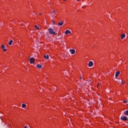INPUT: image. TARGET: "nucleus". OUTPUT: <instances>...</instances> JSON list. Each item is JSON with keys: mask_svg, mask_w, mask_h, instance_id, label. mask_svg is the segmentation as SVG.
Masks as SVG:
<instances>
[{"mask_svg": "<svg viewBox=\"0 0 128 128\" xmlns=\"http://www.w3.org/2000/svg\"><path fill=\"white\" fill-rule=\"evenodd\" d=\"M48 30L50 34H54L55 36H56V32H54V30H52V28H49L48 29Z\"/></svg>", "mask_w": 128, "mask_h": 128, "instance_id": "f257e3e1", "label": "nucleus"}, {"mask_svg": "<svg viewBox=\"0 0 128 128\" xmlns=\"http://www.w3.org/2000/svg\"><path fill=\"white\" fill-rule=\"evenodd\" d=\"M1 48L4 50V52H6V46L4 44L1 45Z\"/></svg>", "mask_w": 128, "mask_h": 128, "instance_id": "f03ea898", "label": "nucleus"}, {"mask_svg": "<svg viewBox=\"0 0 128 128\" xmlns=\"http://www.w3.org/2000/svg\"><path fill=\"white\" fill-rule=\"evenodd\" d=\"M70 52L71 54H76V50L74 49H71L70 50Z\"/></svg>", "mask_w": 128, "mask_h": 128, "instance_id": "7ed1b4c3", "label": "nucleus"}, {"mask_svg": "<svg viewBox=\"0 0 128 128\" xmlns=\"http://www.w3.org/2000/svg\"><path fill=\"white\" fill-rule=\"evenodd\" d=\"M120 120H124L125 122L128 120V118L126 116H124L122 117H121Z\"/></svg>", "mask_w": 128, "mask_h": 128, "instance_id": "20e7f679", "label": "nucleus"}, {"mask_svg": "<svg viewBox=\"0 0 128 128\" xmlns=\"http://www.w3.org/2000/svg\"><path fill=\"white\" fill-rule=\"evenodd\" d=\"M64 34H72V32L70 30H67L65 31Z\"/></svg>", "mask_w": 128, "mask_h": 128, "instance_id": "39448f33", "label": "nucleus"}, {"mask_svg": "<svg viewBox=\"0 0 128 128\" xmlns=\"http://www.w3.org/2000/svg\"><path fill=\"white\" fill-rule=\"evenodd\" d=\"M88 66L89 67L92 66H94V63L90 61L88 62Z\"/></svg>", "mask_w": 128, "mask_h": 128, "instance_id": "423d86ee", "label": "nucleus"}, {"mask_svg": "<svg viewBox=\"0 0 128 128\" xmlns=\"http://www.w3.org/2000/svg\"><path fill=\"white\" fill-rule=\"evenodd\" d=\"M34 58H30V64H34Z\"/></svg>", "mask_w": 128, "mask_h": 128, "instance_id": "0eeeda50", "label": "nucleus"}, {"mask_svg": "<svg viewBox=\"0 0 128 128\" xmlns=\"http://www.w3.org/2000/svg\"><path fill=\"white\" fill-rule=\"evenodd\" d=\"M120 71H118V72H116V73L115 76H116V78H118V76H120Z\"/></svg>", "mask_w": 128, "mask_h": 128, "instance_id": "6e6552de", "label": "nucleus"}, {"mask_svg": "<svg viewBox=\"0 0 128 128\" xmlns=\"http://www.w3.org/2000/svg\"><path fill=\"white\" fill-rule=\"evenodd\" d=\"M64 24V22H62L60 21V22H58V26H62Z\"/></svg>", "mask_w": 128, "mask_h": 128, "instance_id": "1a4fd4ad", "label": "nucleus"}, {"mask_svg": "<svg viewBox=\"0 0 128 128\" xmlns=\"http://www.w3.org/2000/svg\"><path fill=\"white\" fill-rule=\"evenodd\" d=\"M124 38H126V34H122L121 35V38H122V40H124Z\"/></svg>", "mask_w": 128, "mask_h": 128, "instance_id": "9d476101", "label": "nucleus"}, {"mask_svg": "<svg viewBox=\"0 0 128 128\" xmlns=\"http://www.w3.org/2000/svg\"><path fill=\"white\" fill-rule=\"evenodd\" d=\"M44 58H46V60H48V58H49L48 55L44 54Z\"/></svg>", "mask_w": 128, "mask_h": 128, "instance_id": "9b49d317", "label": "nucleus"}, {"mask_svg": "<svg viewBox=\"0 0 128 128\" xmlns=\"http://www.w3.org/2000/svg\"><path fill=\"white\" fill-rule=\"evenodd\" d=\"M36 66H37V68H42V65H40V64H38L37 65H36Z\"/></svg>", "mask_w": 128, "mask_h": 128, "instance_id": "f8f14e48", "label": "nucleus"}, {"mask_svg": "<svg viewBox=\"0 0 128 128\" xmlns=\"http://www.w3.org/2000/svg\"><path fill=\"white\" fill-rule=\"evenodd\" d=\"M22 108H26V104H22Z\"/></svg>", "mask_w": 128, "mask_h": 128, "instance_id": "ddd939ff", "label": "nucleus"}, {"mask_svg": "<svg viewBox=\"0 0 128 128\" xmlns=\"http://www.w3.org/2000/svg\"><path fill=\"white\" fill-rule=\"evenodd\" d=\"M8 44H10V46H12V40H10L8 42Z\"/></svg>", "mask_w": 128, "mask_h": 128, "instance_id": "4468645a", "label": "nucleus"}, {"mask_svg": "<svg viewBox=\"0 0 128 128\" xmlns=\"http://www.w3.org/2000/svg\"><path fill=\"white\" fill-rule=\"evenodd\" d=\"M124 114H126V116H128V110L124 111Z\"/></svg>", "mask_w": 128, "mask_h": 128, "instance_id": "2eb2a0df", "label": "nucleus"}, {"mask_svg": "<svg viewBox=\"0 0 128 128\" xmlns=\"http://www.w3.org/2000/svg\"><path fill=\"white\" fill-rule=\"evenodd\" d=\"M52 12L54 13V16H55V14H56V12L55 10H54L52 11Z\"/></svg>", "mask_w": 128, "mask_h": 128, "instance_id": "dca6fc26", "label": "nucleus"}, {"mask_svg": "<svg viewBox=\"0 0 128 128\" xmlns=\"http://www.w3.org/2000/svg\"><path fill=\"white\" fill-rule=\"evenodd\" d=\"M34 28H36V30H38V26L35 25Z\"/></svg>", "mask_w": 128, "mask_h": 128, "instance_id": "f3484780", "label": "nucleus"}, {"mask_svg": "<svg viewBox=\"0 0 128 128\" xmlns=\"http://www.w3.org/2000/svg\"><path fill=\"white\" fill-rule=\"evenodd\" d=\"M92 84V79H90V82H89V84Z\"/></svg>", "mask_w": 128, "mask_h": 128, "instance_id": "a211bd4d", "label": "nucleus"}, {"mask_svg": "<svg viewBox=\"0 0 128 128\" xmlns=\"http://www.w3.org/2000/svg\"><path fill=\"white\" fill-rule=\"evenodd\" d=\"M124 104H126V103L128 102V101H126V100H124Z\"/></svg>", "mask_w": 128, "mask_h": 128, "instance_id": "6ab92c4d", "label": "nucleus"}, {"mask_svg": "<svg viewBox=\"0 0 128 128\" xmlns=\"http://www.w3.org/2000/svg\"><path fill=\"white\" fill-rule=\"evenodd\" d=\"M40 16H42V13L39 14Z\"/></svg>", "mask_w": 128, "mask_h": 128, "instance_id": "aec40b11", "label": "nucleus"}, {"mask_svg": "<svg viewBox=\"0 0 128 128\" xmlns=\"http://www.w3.org/2000/svg\"><path fill=\"white\" fill-rule=\"evenodd\" d=\"M77 2H80V0H77Z\"/></svg>", "mask_w": 128, "mask_h": 128, "instance_id": "412c9836", "label": "nucleus"}, {"mask_svg": "<svg viewBox=\"0 0 128 128\" xmlns=\"http://www.w3.org/2000/svg\"><path fill=\"white\" fill-rule=\"evenodd\" d=\"M53 24H54V22L53 21Z\"/></svg>", "mask_w": 128, "mask_h": 128, "instance_id": "4be33fe9", "label": "nucleus"}, {"mask_svg": "<svg viewBox=\"0 0 128 128\" xmlns=\"http://www.w3.org/2000/svg\"><path fill=\"white\" fill-rule=\"evenodd\" d=\"M64 2H66V0H64Z\"/></svg>", "mask_w": 128, "mask_h": 128, "instance_id": "5701e85b", "label": "nucleus"}, {"mask_svg": "<svg viewBox=\"0 0 128 128\" xmlns=\"http://www.w3.org/2000/svg\"><path fill=\"white\" fill-rule=\"evenodd\" d=\"M80 78H82V77H80Z\"/></svg>", "mask_w": 128, "mask_h": 128, "instance_id": "b1692460", "label": "nucleus"}]
</instances>
